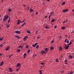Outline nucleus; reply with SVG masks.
<instances>
[{
    "label": "nucleus",
    "mask_w": 74,
    "mask_h": 74,
    "mask_svg": "<svg viewBox=\"0 0 74 74\" xmlns=\"http://www.w3.org/2000/svg\"><path fill=\"white\" fill-rule=\"evenodd\" d=\"M9 17V16L8 15L5 16V17H4V18L3 20V22H4L5 20H7Z\"/></svg>",
    "instance_id": "f257e3e1"
},
{
    "label": "nucleus",
    "mask_w": 74,
    "mask_h": 74,
    "mask_svg": "<svg viewBox=\"0 0 74 74\" xmlns=\"http://www.w3.org/2000/svg\"><path fill=\"white\" fill-rule=\"evenodd\" d=\"M14 32L16 34H19L21 33L20 31H19L18 30H15Z\"/></svg>",
    "instance_id": "f03ea898"
},
{
    "label": "nucleus",
    "mask_w": 74,
    "mask_h": 74,
    "mask_svg": "<svg viewBox=\"0 0 74 74\" xmlns=\"http://www.w3.org/2000/svg\"><path fill=\"white\" fill-rule=\"evenodd\" d=\"M49 49L47 48H46L45 49V51H46V53H47V51H48Z\"/></svg>",
    "instance_id": "7ed1b4c3"
},
{
    "label": "nucleus",
    "mask_w": 74,
    "mask_h": 74,
    "mask_svg": "<svg viewBox=\"0 0 74 74\" xmlns=\"http://www.w3.org/2000/svg\"><path fill=\"white\" fill-rule=\"evenodd\" d=\"M41 53L42 54H44V53L45 54L46 53V52L45 51H41Z\"/></svg>",
    "instance_id": "20e7f679"
},
{
    "label": "nucleus",
    "mask_w": 74,
    "mask_h": 74,
    "mask_svg": "<svg viewBox=\"0 0 74 74\" xmlns=\"http://www.w3.org/2000/svg\"><path fill=\"white\" fill-rule=\"evenodd\" d=\"M3 61H2L1 62V63L0 64V66H2L3 64Z\"/></svg>",
    "instance_id": "39448f33"
},
{
    "label": "nucleus",
    "mask_w": 74,
    "mask_h": 74,
    "mask_svg": "<svg viewBox=\"0 0 74 74\" xmlns=\"http://www.w3.org/2000/svg\"><path fill=\"white\" fill-rule=\"evenodd\" d=\"M69 47L68 46H67L66 45H65L64 46V49H68Z\"/></svg>",
    "instance_id": "423d86ee"
},
{
    "label": "nucleus",
    "mask_w": 74,
    "mask_h": 74,
    "mask_svg": "<svg viewBox=\"0 0 74 74\" xmlns=\"http://www.w3.org/2000/svg\"><path fill=\"white\" fill-rule=\"evenodd\" d=\"M68 11V9H65L63 10V12L65 13L66 12Z\"/></svg>",
    "instance_id": "0eeeda50"
},
{
    "label": "nucleus",
    "mask_w": 74,
    "mask_h": 74,
    "mask_svg": "<svg viewBox=\"0 0 74 74\" xmlns=\"http://www.w3.org/2000/svg\"><path fill=\"white\" fill-rule=\"evenodd\" d=\"M68 21V20L67 19H66L65 21H63V23H66Z\"/></svg>",
    "instance_id": "6e6552de"
},
{
    "label": "nucleus",
    "mask_w": 74,
    "mask_h": 74,
    "mask_svg": "<svg viewBox=\"0 0 74 74\" xmlns=\"http://www.w3.org/2000/svg\"><path fill=\"white\" fill-rule=\"evenodd\" d=\"M21 65V64L19 63H18L16 65V67H19Z\"/></svg>",
    "instance_id": "1a4fd4ad"
},
{
    "label": "nucleus",
    "mask_w": 74,
    "mask_h": 74,
    "mask_svg": "<svg viewBox=\"0 0 74 74\" xmlns=\"http://www.w3.org/2000/svg\"><path fill=\"white\" fill-rule=\"evenodd\" d=\"M9 70L11 72H12V71H13L12 70V69L10 67L9 68Z\"/></svg>",
    "instance_id": "9d476101"
},
{
    "label": "nucleus",
    "mask_w": 74,
    "mask_h": 74,
    "mask_svg": "<svg viewBox=\"0 0 74 74\" xmlns=\"http://www.w3.org/2000/svg\"><path fill=\"white\" fill-rule=\"evenodd\" d=\"M28 37L27 36H26L25 37H24L23 38V39L25 40H26V39H27L28 38Z\"/></svg>",
    "instance_id": "9b49d317"
},
{
    "label": "nucleus",
    "mask_w": 74,
    "mask_h": 74,
    "mask_svg": "<svg viewBox=\"0 0 74 74\" xmlns=\"http://www.w3.org/2000/svg\"><path fill=\"white\" fill-rule=\"evenodd\" d=\"M27 54L26 53H25L23 55L24 56V58H26V56H27Z\"/></svg>",
    "instance_id": "f8f14e48"
},
{
    "label": "nucleus",
    "mask_w": 74,
    "mask_h": 74,
    "mask_svg": "<svg viewBox=\"0 0 74 74\" xmlns=\"http://www.w3.org/2000/svg\"><path fill=\"white\" fill-rule=\"evenodd\" d=\"M27 34H31V32L29 30H27Z\"/></svg>",
    "instance_id": "ddd939ff"
},
{
    "label": "nucleus",
    "mask_w": 74,
    "mask_h": 74,
    "mask_svg": "<svg viewBox=\"0 0 74 74\" xmlns=\"http://www.w3.org/2000/svg\"><path fill=\"white\" fill-rule=\"evenodd\" d=\"M10 50V48L8 47L6 49H5L6 51H8Z\"/></svg>",
    "instance_id": "4468645a"
},
{
    "label": "nucleus",
    "mask_w": 74,
    "mask_h": 74,
    "mask_svg": "<svg viewBox=\"0 0 74 74\" xmlns=\"http://www.w3.org/2000/svg\"><path fill=\"white\" fill-rule=\"evenodd\" d=\"M29 46L28 45H26V48L27 49H29Z\"/></svg>",
    "instance_id": "2eb2a0df"
},
{
    "label": "nucleus",
    "mask_w": 74,
    "mask_h": 74,
    "mask_svg": "<svg viewBox=\"0 0 74 74\" xmlns=\"http://www.w3.org/2000/svg\"><path fill=\"white\" fill-rule=\"evenodd\" d=\"M54 13V12H51L50 13V15H53V14Z\"/></svg>",
    "instance_id": "dca6fc26"
},
{
    "label": "nucleus",
    "mask_w": 74,
    "mask_h": 74,
    "mask_svg": "<svg viewBox=\"0 0 74 74\" xmlns=\"http://www.w3.org/2000/svg\"><path fill=\"white\" fill-rule=\"evenodd\" d=\"M54 49V48L53 47H51L50 48V50H53Z\"/></svg>",
    "instance_id": "f3484780"
},
{
    "label": "nucleus",
    "mask_w": 74,
    "mask_h": 74,
    "mask_svg": "<svg viewBox=\"0 0 74 74\" xmlns=\"http://www.w3.org/2000/svg\"><path fill=\"white\" fill-rule=\"evenodd\" d=\"M66 27H61V29L62 30H64L65 29Z\"/></svg>",
    "instance_id": "a211bd4d"
},
{
    "label": "nucleus",
    "mask_w": 74,
    "mask_h": 74,
    "mask_svg": "<svg viewBox=\"0 0 74 74\" xmlns=\"http://www.w3.org/2000/svg\"><path fill=\"white\" fill-rule=\"evenodd\" d=\"M26 25V23H24L23 24L21 25L22 26H25Z\"/></svg>",
    "instance_id": "6ab92c4d"
},
{
    "label": "nucleus",
    "mask_w": 74,
    "mask_h": 74,
    "mask_svg": "<svg viewBox=\"0 0 74 74\" xmlns=\"http://www.w3.org/2000/svg\"><path fill=\"white\" fill-rule=\"evenodd\" d=\"M42 71L41 70H40L39 71V73L40 74H42Z\"/></svg>",
    "instance_id": "aec40b11"
},
{
    "label": "nucleus",
    "mask_w": 74,
    "mask_h": 74,
    "mask_svg": "<svg viewBox=\"0 0 74 74\" xmlns=\"http://www.w3.org/2000/svg\"><path fill=\"white\" fill-rule=\"evenodd\" d=\"M20 21H19V20H18V21H17V25H19L20 24Z\"/></svg>",
    "instance_id": "412c9836"
},
{
    "label": "nucleus",
    "mask_w": 74,
    "mask_h": 74,
    "mask_svg": "<svg viewBox=\"0 0 74 74\" xmlns=\"http://www.w3.org/2000/svg\"><path fill=\"white\" fill-rule=\"evenodd\" d=\"M19 47L21 48V49H22L23 48V46H22L21 45H20V46H19Z\"/></svg>",
    "instance_id": "4be33fe9"
},
{
    "label": "nucleus",
    "mask_w": 74,
    "mask_h": 74,
    "mask_svg": "<svg viewBox=\"0 0 74 74\" xmlns=\"http://www.w3.org/2000/svg\"><path fill=\"white\" fill-rule=\"evenodd\" d=\"M55 20V19H52L51 21V22H54Z\"/></svg>",
    "instance_id": "5701e85b"
},
{
    "label": "nucleus",
    "mask_w": 74,
    "mask_h": 74,
    "mask_svg": "<svg viewBox=\"0 0 74 74\" xmlns=\"http://www.w3.org/2000/svg\"><path fill=\"white\" fill-rule=\"evenodd\" d=\"M56 62H59V60L57 58H56Z\"/></svg>",
    "instance_id": "b1692460"
},
{
    "label": "nucleus",
    "mask_w": 74,
    "mask_h": 74,
    "mask_svg": "<svg viewBox=\"0 0 74 74\" xmlns=\"http://www.w3.org/2000/svg\"><path fill=\"white\" fill-rule=\"evenodd\" d=\"M13 55V54H11V55H10V56H9L8 57V58H10L11 57H12V56Z\"/></svg>",
    "instance_id": "393cba45"
},
{
    "label": "nucleus",
    "mask_w": 74,
    "mask_h": 74,
    "mask_svg": "<svg viewBox=\"0 0 74 74\" xmlns=\"http://www.w3.org/2000/svg\"><path fill=\"white\" fill-rule=\"evenodd\" d=\"M8 11L9 12H11V10L10 9H8Z\"/></svg>",
    "instance_id": "a878e982"
},
{
    "label": "nucleus",
    "mask_w": 74,
    "mask_h": 74,
    "mask_svg": "<svg viewBox=\"0 0 74 74\" xmlns=\"http://www.w3.org/2000/svg\"><path fill=\"white\" fill-rule=\"evenodd\" d=\"M45 28H46V29H49V28L48 27H47V26H45Z\"/></svg>",
    "instance_id": "bb28decb"
},
{
    "label": "nucleus",
    "mask_w": 74,
    "mask_h": 74,
    "mask_svg": "<svg viewBox=\"0 0 74 74\" xmlns=\"http://www.w3.org/2000/svg\"><path fill=\"white\" fill-rule=\"evenodd\" d=\"M3 39V38H0V41H2Z\"/></svg>",
    "instance_id": "cd10ccee"
},
{
    "label": "nucleus",
    "mask_w": 74,
    "mask_h": 74,
    "mask_svg": "<svg viewBox=\"0 0 74 74\" xmlns=\"http://www.w3.org/2000/svg\"><path fill=\"white\" fill-rule=\"evenodd\" d=\"M62 50V47H60L59 49V50L60 51Z\"/></svg>",
    "instance_id": "c85d7f7f"
},
{
    "label": "nucleus",
    "mask_w": 74,
    "mask_h": 74,
    "mask_svg": "<svg viewBox=\"0 0 74 74\" xmlns=\"http://www.w3.org/2000/svg\"><path fill=\"white\" fill-rule=\"evenodd\" d=\"M30 11L31 12H33V10H32V9H30Z\"/></svg>",
    "instance_id": "c756f323"
},
{
    "label": "nucleus",
    "mask_w": 74,
    "mask_h": 74,
    "mask_svg": "<svg viewBox=\"0 0 74 74\" xmlns=\"http://www.w3.org/2000/svg\"><path fill=\"white\" fill-rule=\"evenodd\" d=\"M65 4V2H64L62 3V5H64Z\"/></svg>",
    "instance_id": "7c9ffc66"
},
{
    "label": "nucleus",
    "mask_w": 74,
    "mask_h": 74,
    "mask_svg": "<svg viewBox=\"0 0 74 74\" xmlns=\"http://www.w3.org/2000/svg\"><path fill=\"white\" fill-rule=\"evenodd\" d=\"M41 64L42 65H45V63H41Z\"/></svg>",
    "instance_id": "2f4dec72"
},
{
    "label": "nucleus",
    "mask_w": 74,
    "mask_h": 74,
    "mask_svg": "<svg viewBox=\"0 0 74 74\" xmlns=\"http://www.w3.org/2000/svg\"><path fill=\"white\" fill-rule=\"evenodd\" d=\"M36 46L35 44H33L32 45V47H35Z\"/></svg>",
    "instance_id": "473e14b6"
},
{
    "label": "nucleus",
    "mask_w": 74,
    "mask_h": 74,
    "mask_svg": "<svg viewBox=\"0 0 74 74\" xmlns=\"http://www.w3.org/2000/svg\"><path fill=\"white\" fill-rule=\"evenodd\" d=\"M36 47V49L38 48H39V45H37Z\"/></svg>",
    "instance_id": "72a5a7b5"
},
{
    "label": "nucleus",
    "mask_w": 74,
    "mask_h": 74,
    "mask_svg": "<svg viewBox=\"0 0 74 74\" xmlns=\"http://www.w3.org/2000/svg\"><path fill=\"white\" fill-rule=\"evenodd\" d=\"M30 50H28L27 51L28 53H30Z\"/></svg>",
    "instance_id": "f704fd0d"
},
{
    "label": "nucleus",
    "mask_w": 74,
    "mask_h": 74,
    "mask_svg": "<svg viewBox=\"0 0 74 74\" xmlns=\"http://www.w3.org/2000/svg\"><path fill=\"white\" fill-rule=\"evenodd\" d=\"M73 71H71V72L69 74H73Z\"/></svg>",
    "instance_id": "c9c22d12"
},
{
    "label": "nucleus",
    "mask_w": 74,
    "mask_h": 74,
    "mask_svg": "<svg viewBox=\"0 0 74 74\" xmlns=\"http://www.w3.org/2000/svg\"><path fill=\"white\" fill-rule=\"evenodd\" d=\"M69 58H73V56H69Z\"/></svg>",
    "instance_id": "e433bc0d"
},
{
    "label": "nucleus",
    "mask_w": 74,
    "mask_h": 74,
    "mask_svg": "<svg viewBox=\"0 0 74 74\" xmlns=\"http://www.w3.org/2000/svg\"><path fill=\"white\" fill-rule=\"evenodd\" d=\"M54 42V40H52V41H51V43H53Z\"/></svg>",
    "instance_id": "4c0bfd02"
},
{
    "label": "nucleus",
    "mask_w": 74,
    "mask_h": 74,
    "mask_svg": "<svg viewBox=\"0 0 74 74\" xmlns=\"http://www.w3.org/2000/svg\"><path fill=\"white\" fill-rule=\"evenodd\" d=\"M38 43H37V42H36V43L35 44V46H36V45H37L38 44Z\"/></svg>",
    "instance_id": "58836bf2"
},
{
    "label": "nucleus",
    "mask_w": 74,
    "mask_h": 74,
    "mask_svg": "<svg viewBox=\"0 0 74 74\" xmlns=\"http://www.w3.org/2000/svg\"><path fill=\"white\" fill-rule=\"evenodd\" d=\"M38 43H37V42H36V43L35 44V46H36V45H37L38 44Z\"/></svg>",
    "instance_id": "ea45409f"
},
{
    "label": "nucleus",
    "mask_w": 74,
    "mask_h": 74,
    "mask_svg": "<svg viewBox=\"0 0 74 74\" xmlns=\"http://www.w3.org/2000/svg\"><path fill=\"white\" fill-rule=\"evenodd\" d=\"M3 44H1L0 45V47H2L3 46Z\"/></svg>",
    "instance_id": "a19ab883"
},
{
    "label": "nucleus",
    "mask_w": 74,
    "mask_h": 74,
    "mask_svg": "<svg viewBox=\"0 0 74 74\" xmlns=\"http://www.w3.org/2000/svg\"><path fill=\"white\" fill-rule=\"evenodd\" d=\"M70 45L69 43L68 44L67 46H68V48H69V47Z\"/></svg>",
    "instance_id": "79ce46f5"
},
{
    "label": "nucleus",
    "mask_w": 74,
    "mask_h": 74,
    "mask_svg": "<svg viewBox=\"0 0 74 74\" xmlns=\"http://www.w3.org/2000/svg\"><path fill=\"white\" fill-rule=\"evenodd\" d=\"M72 43V42L71 41L70 42H69L70 45Z\"/></svg>",
    "instance_id": "37998d69"
},
{
    "label": "nucleus",
    "mask_w": 74,
    "mask_h": 74,
    "mask_svg": "<svg viewBox=\"0 0 74 74\" xmlns=\"http://www.w3.org/2000/svg\"><path fill=\"white\" fill-rule=\"evenodd\" d=\"M10 21V18H9V20L8 21V23H9Z\"/></svg>",
    "instance_id": "c03bdc74"
},
{
    "label": "nucleus",
    "mask_w": 74,
    "mask_h": 74,
    "mask_svg": "<svg viewBox=\"0 0 74 74\" xmlns=\"http://www.w3.org/2000/svg\"><path fill=\"white\" fill-rule=\"evenodd\" d=\"M15 37H16V38H18V35H16V36H15Z\"/></svg>",
    "instance_id": "a18cd8bd"
},
{
    "label": "nucleus",
    "mask_w": 74,
    "mask_h": 74,
    "mask_svg": "<svg viewBox=\"0 0 74 74\" xmlns=\"http://www.w3.org/2000/svg\"><path fill=\"white\" fill-rule=\"evenodd\" d=\"M69 40H67V41L66 42V43H69Z\"/></svg>",
    "instance_id": "49530a36"
},
{
    "label": "nucleus",
    "mask_w": 74,
    "mask_h": 74,
    "mask_svg": "<svg viewBox=\"0 0 74 74\" xmlns=\"http://www.w3.org/2000/svg\"><path fill=\"white\" fill-rule=\"evenodd\" d=\"M6 27H10V26L9 25H8L6 26Z\"/></svg>",
    "instance_id": "de8ad7c7"
},
{
    "label": "nucleus",
    "mask_w": 74,
    "mask_h": 74,
    "mask_svg": "<svg viewBox=\"0 0 74 74\" xmlns=\"http://www.w3.org/2000/svg\"><path fill=\"white\" fill-rule=\"evenodd\" d=\"M67 60H65L64 61L65 62H67Z\"/></svg>",
    "instance_id": "09e8293b"
},
{
    "label": "nucleus",
    "mask_w": 74,
    "mask_h": 74,
    "mask_svg": "<svg viewBox=\"0 0 74 74\" xmlns=\"http://www.w3.org/2000/svg\"><path fill=\"white\" fill-rule=\"evenodd\" d=\"M56 27H57V26L56 25L55 26L54 28H55V29H56Z\"/></svg>",
    "instance_id": "8fccbe9b"
},
{
    "label": "nucleus",
    "mask_w": 74,
    "mask_h": 74,
    "mask_svg": "<svg viewBox=\"0 0 74 74\" xmlns=\"http://www.w3.org/2000/svg\"><path fill=\"white\" fill-rule=\"evenodd\" d=\"M67 40V39H66L65 40V42H66Z\"/></svg>",
    "instance_id": "3c124183"
},
{
    "label": "nucleus",
    "mask_w": 74,
    "mask_h": 74,
    "mask_svg": "<svg viewBox=\"0 0 74 74\" xmlns=\"http://www.w3.org/2000/svg\"><path fill=\"white\" fill-rule=\"evenodd\" d=\"M20 49H18V50H17V52H19L20 51Z\"/></svg>",
    "instance_id": "603ef678"
},
{
    "label": "nucleus",
    "mask_w": 74,
    "mask_h": 74,
    "mask_svg": "<svg viewBox=\"0 0 74 74\" xmlns=\"http://www.w3.org/2000/svg\"><path fill=\"white\" fill-rule=\"evenodd\" d=\"M37 38H38V39H40V37H37Z\"/></svg>",
    "instance_id": "864d4df0"
},
{
    "label": "nucleus",
    "mask_w": 74,
    "mask_h": 74,
    "mask_svg": "<svg viewBox=\"0 0 74 74\" xmlns=\"http://www.w3.org/2000/svg\"><path fill=\"white\" fill-rule=\"evenodd\" d=\"M47 17H48V16H45V18H47Z\"/></svg>",
    "instance_id": "5fc2aeb1"
},
{
    "label": "nucleus",
    "mask_w": 74,
    "mask_h": 74,
    "mask_svg": "<svg viewBox=\"0 0 74 74\" xmlns=\"http://www.w3.org/2000/svg\"><path fill=\"white\" fill-rule=\"evenodd\" d=\"M51 16V15H50V16H49V18H50Z\"/></svg>",
    "instance_id": "6e6d98bb"
},
{
    "label": "nucleus",
    "mask_w": 74,
    "mask_h": 74,
    "mask_svg": "<svg viewBox=\"0 0 74 74\" xmlns=\"http://www.w3.org/2000/svg\"><path fill=\"white\" fill-rule=\"evenodd\" d=\"M21 38V37H20L19 36H18V39H19V38Z\"/></svg>",
    "instance_id": "4d7b16f0"
},
{
    "label": "nucleus",
    "mask_w": 74,
    "mask_h": 74,
    "mask_svg": "<svg viewBox=\"0 0 74 74\" xmlns=\"http://www.w3.org/2000/svg\"><path fill=\"white\" fill-rule=\"evenodd\" d=\"M19 22H20V23H21L22 22V21H21L20 20H19Z\"/></svg>",
    "instance_id": "13d9d810"
},
{
    "label": "nucleus",
    "mask_w": 74,
    "mask_h": 74,
    "mask_svg": "<svg viewBox=\"0 0 74 74\" xmlns=\"http://www.w3.org/2000/svg\"><path fill=\"white\" fill-rule=\"evenodd\" d=\"M18 69H17V70H16V71H18Z\"/></svg>",
    "instance_id": "bf43d9fd"
},
{
    "label": "nucleus",
    "mask_w": 74,
    "mask_h": 74,
    "mask_svg": "<svg viewBox=\"0 0 74 74\" xmlns=\"http://www.w3.org/2000/svg\"><path fill=\"white\" fill-rule=\"evenodd\" d=\"M65 64H68V62H66V63Z\"/></svg>",
    "instance_id": "052dcab7"
},
{
    "label": "nucleus",
    "mask_w": 74,
    "mask_h": 74,
    "mask_svg": "<svg viewBox=\"0 0 74 74\" xmlns=\"http://www.w3.org/2000/svg\"><path fill=\"white\" fill-rule=\"evenodd\" d=\"M25 22V21H23V22H22V23H23V22Z\"/></svg>",
    "instance_id": "680f3d73"
},
{
    "label": "nucleus",
    "mask_w": 74,
    "mask_h": 74,
    "mask_svg": "<svg viewBox=\"0 0 74 74\" xmlns=\"http://www.w3.org/2000/svg\"><path fill=\"white\" fill-rule=\"evenodd\" d=\"M72 11H73V12H74V9L72 10Z\"/></svg>",
    "instance_id": "e2e57ef3"
},
{
    "label": "nucleus",
    "mask_w": 74,
    "mask_h": 74,
    "mask_svg": "<svg viewBox=\"0 0 74 74\" xmlns=\"http://www.w3.org/2000/svg\"><path fill=\"white\" fill-rule=\"evenodd\" d=\"M50 0H47V1H50Z\"/></svg>",
    "instance_id": "0e129e2a"
},
{
    "label": "nucleus",
    "mask_w": 74,
    "mask_h": 74,
    "mask_svg": "<svg viewBox=\"0 0 74 74\" xmlns=\"http://www.w3.org/2000/svg\"><path fill=\"white\" fill-rule=\"evenodd\" d=\"M38 32V31H36V34H37V33Z\"/></svg>",
    "instance_id": "69168bd1"
},
{
    "label": "nucleus",
    "mask_w": 74,
    "mask_h": 74,
    "mask_svg": "<svg viewBox=\"0 0 74 74\" xmlns=\"http://www.w3.org/2000/svg\"><path fill=\"white\" fill-rule=\"evenodd\" d=\"M29 8L28 7V8L27 10H28L29 9Z\"/></svg>",
    "instance_id": "338daca9"
},
{
    "label": "nucleus",
    "mask_w": 74,
    "mask_h": 74,
    "mask_svg": "<svg viewBox=\"0 0 74 74\" xmlns=\"http://www.w3.org/2000/svg\"><path fill=\"white\" fill-rule=\"evenodd\" d=\"M2 55L1 53H0V56H1Z\"/></svg>",
    "instance_id": "774afa93"
}]
</instances>
